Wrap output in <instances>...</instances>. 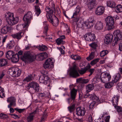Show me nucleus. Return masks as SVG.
Here are the masks:
<instances>
[{
  "instance_id": "f257e3e1",
  "label": "nucleus",
  "mask_w": 122,
  "mask_h": 122,
  "mask_svg": "<svg viewBox=\"0 0 122 122\" xmlns=\"http://www.w3.org/2000/svg\"><path fill=\"white\" fill-rule=\"evenodd\" d=\"M24 54V56L21 57L20 59L24 61H28L30 62H33L36 57L37 58L38 60L42 61L48 57L47 54L45 52L38 54L36 56L29 51L25 52Z\"/></svg>"
},
{
  "instance_id": "f03ea898",
  "label": "nucleus",
  "mask_w": 122,
  "mask_h": 122,
  "mask_svg": "<svg viewBox=\"0 0 122 122\" xmlns=\"http://www.w3.org/2000/svg\"><path fill=\"white\" fill-rule=\"evenodd\" d=\"M45 10L48 13L46 14V16L49 22L51 23L55 26H57L58 24L59 20L54 15L55 18L53 19L52 17L53 11L52 9L49 7H46Z\"/></svg>"
},
{
  "instance_id": "7ed1b4c3",
  "label": "nucleus",
  "mask_w": 122,
  "mask_h": 122,
  "mask_svg": "<svg viewBox=\"0 0 122 122\" xmlns=\"http://www.w3.org/2000/svg\"><path fill=\"white\" fill-rule=\"evenodd\" d=\"M7 23L10 25H14L16 24L19 21L18 17L14 18L13 13L7 12L4 15Z\"/></svg>"
},
{
  "instance_id": "20e7f679",
  "label": "nucleus",
  "mask_w": 122,
  "mask_h": 122,
  "mask_svg": "<svg viewBox=\"0 0 122 122\" xmlns=\"http://www.w3.org/2000/svg\"><path fill=\"white\" fill-rule=\"evenodd\" d=\"M27 88L30 90L31 93H33L38 92L40 89L38 84L37 83L34 82H32L30 83L28 85Z\"/></svg>"
},
{
  "instance_id": "39448f33",
  "label": "nucleus",
  "mask_w": 122,
  "mask_h": 122,
  "mask_svg": "<svg viewBox=\"0 0 122 122\" xmlns=\"http://www.w3.org/2000/svg\"><path fill=\"white\" fill-rule=\"evenodd\" d=\"M106 24L108 30H110L114 27V21L113 18L112 16H109L105 19Z\"/></svg>"
},
{
  "instance_id": "423d86ee",
  "label": "nucleus",
  "mask_w": 122,
  "mask_h": 122,
  "mask_svg": "<svg viewBox=\"0 0 122 122\" xmlns=\"http://www.w3.org/2000/svg\"><path fill=\"white\" fill-rule=\"evenodd\" d=\"M8 73L13 77H17L20 76L21 71L17 68H12L9 70Z\"/></svg>"
},
{
  "instance_id": "0eeeda50",
  "label": "nucleus",
  "mask_w": 122,
  "mask_h": 122,
  "mask_svg": "<svg viewBox=\"0 0 122 122\" xmlns=\"http://www.w3.org/2000/svg\"><path fill=\"white\" fill-rule=\"evenodd\" d=\"M32 15L31 12H28L25 14L23 17V19L25 21V24L23 26V27L25 28L28 26V24L30 23L31 19H32Z\"/></svg>"
},
{
  "instance_id": "6e6552de",
  "label": "nucleus",
  "mask_w": 122,
  "mask_h": 122,
  "mask_svg": "<svg viewBox=\"0 0 122 122\" xmlns=\"http://www.w3.org/2000/svg\"><path fill=\"white\" fill-rule=\"evenodd\" d=\"M114 34L115 36L112 43L113 45L115 46L117 43L118 41L121 40L122 35L121 34L120 31L119 30H116L114 31Z\"/></svg>"
},
{
  "instance_id": "1a4fd4ad",
  "label": "nucleus",
  "mask_w": 122,
  "mask_h": 122,
  "mask_svg": "<svg viewBox=\"0 0 122 122\" xmlns=\"http://www.w3.org/2000/svg\"><path fill=\"white\" fill-rule=\"evenodd\" d=\"M69 75L70 77L75 78L79 76V74L75 65L71 68L69 72Z\"/></svg>"
},
{
  "instance_id": "9d476101",
  "label": "nucleus",
  "mask_w": 122,
  "mask_h": 122,
  "mask_svg": "<svg viewBox=\"0 0 122 122\" xmlns=\"http://www.w3.org/2000/svg\"><path fill=\"white\" fill-rule=\"evenodd\" d=\"M102 81L103 83H105L110 80L111 76L109 73L103 72L101 74Z\"/></svg>"
},
{
  "instance_id": "9b49d317",
  "label": "nucleus",
  "mask_w": 122,
  "mask_h": 122,
  "mask_svg": "<svg viewBox=\"0 0 122 122\" xmlns=\"http://www.w3.org/2000/svg\"><path fill=\"white\" fill-rule=\"evenodd\" d=\"M43 67L45 69L53 67V62L51 58L46 60L43 64Z\"/></svg>"
},
{
  "instance_id": "f8f14e48",
  "label": "nucleus",
  "mask_w": 122,
  "mask_h": 122,
  "mask_svg": "<svg viewBox=\"0 0 122 122\" xmlns=\"http://www.w3.org/2000/svg\"><path fill=\"white\" fill-rule=\"evenodd\" d=\"M85 40L88 41H93L95 39L96 37L94 34L88 33L86 34L84 36Z\"/></svg>"
},
{
  "instance_id": "ddd939ff",
  "label": "nucleus",
  "mask_w": 122,
  "mask_h": 122,
  "mask_svg": "<svg viewBox=\"0 0 122 122\" xmlns=\"http://www.w3.org/2000/svg\"><path fill=\"white\" fill-rule=\"evenodd\" d=\"M76 114L78 116H83L86 112L85 108L84 107H79L76 109Z\"/></svg>"
},
{
  "instance_id": "4468645a",
  "label": "nucleus",
  "mask_w": 122,
  "mask_h": 122,
  "mask_svg": "<svg viewBox=\"0 0 122 122\" xmlns=\"http://www.w3.org/2000/svg\"><path fill=\"white\" fill-rule=\"evenodd\" d=\"M24 33L22 32H20L18 33L12 34L11 36L17 40L18 41L20 40L23 36Z\"/></svg>"
},
{
  "instance_id": "2eb2a0df",
  "label": "nucleus",
  "mask_w": 122,
  "mask_h": 122,
  "mask_svg": "<svg viewBox=\"0 0 122 122\" xmlns=\"http://www.w3.org/2000/svg\"><path fill=\"white\" fill-rule=\"evenodd\" d=\"M16 100L15 98L14 97H11L8 98L7 99L8 102H9L10 104L8 106V107L10 108L12 106H15L16 105Z\"/></svg>"
},
{
  "instance_id": "dca6fc26",
  "label": "nucleus",
  "mask_w": 122,
  "mask_h": 122,
  "mask_svg": "<svg viewBox=\"0 0 122 122\" xmlns=\"http://www.w3.org/2000/svg\"><path fill=\"white\" fill-rule=\"evenodd\" d=\"M77 92V90L74 88L71 90L70 93L71 98H69L67 99L69 103H70V100L71 99L72 100H74L75 99Z\"/></svg>"
},
{
  "instance_id": "f3484780",
  "label": "nucleus",
  "mask_w": 122,
  "mask_h": 122,
  "mask_svg": "<svg viewBox=\"0 0 122 122\" xmlns=\"http://www.w3.org/2000/svg\"><path fill=\"white\" fill-rule=\"evenodd\" d=\"M113 39V36L111 34H108L105 36L104 43L106 44H109L111 43Z\"/></svg>"
},
{
  "instance_id": "a211bd4d",
  "label": "nucleus",
  "mask_w": 122,
  "mask_h": 122,
  "mask_svg": "<svg viewBox=\"0 0 122 122\" xmlns=\"http://www.w3.org/2000/svg\"><path fill=\"white\" fill-rule=\"evenodd\" d=\"M104 8L102 6L98 7L96 9V14L97 15H101L104 13Z\"/></svg>"
},
{
  "instance_id": "6ab92c4d",
  "label": "nucleus",
  "mask_w": 122,
  "mask_h": 122,
  "mask_svg": "<svg viewBox=\"0 0 122 122\" xmlns=\"http://www.w3.org/2000/svg\"><path fill=\"white\" fill-rule=\"evenodd\" d=\"M119 96L118 95L114 96L112 100L113 105L115 107L118 105V102Z\"/></svg>"
},
{
  "instance_id": "aec40b11",
  "label": "nucleus",
  "mask_w": 122,
  "mask_h": 122,
  "mask_svg": "<svg viewBox=\"0 0 122 122\" xmlns=\"http://www.w3.org/2000/svg\"><path fill=\"white\" fill-rule=\"evenodd\" d=\"M90 98L91 99L94 100L95 102H97L99 100V98L94 94H87L85 96L86 97V96Z\"/></svg>"
},
{
  "instance_id": "412c9836",
  "label": "nucleus",
  "mask_w": 122,
  "mask_h": 122,
  "mask_svg": "<svg viewBox=\"0 0 122 122\" xmlns=\"http://www.w3.org/2000/svg\"><path fill=\"white\" fill-rule=\"evenodd\" d=\"M106 2L107 6L112 8L115 7L116 4L114 1L112 0H108Z\"/></svg>"
},
{
  "instance_id": "4be33fe9",
  "label": "nucleus",
  "mask_w": 122,
  "mask_h": 122,
  "mask_svg": "<svg viewBox=\"0 0 122 122\" xmlns=\"http://www.w3.org/2000/svg\"><path fill=\"white\" fill-rule=\"evenodd\" d=\"M95 28L97 30H100L102 28L103 24L102 22L101 21H97L95 24Z\"/></svg>"
},
{
  "instance_id": "5701e85b",
  "label": "nucleus",
  "mask_w": 122,
  "mask_h": 122,
  "mask_svg": "<svg viewBox=\"0 0 122 122\" xmlns=\"http://www.w3.org/2000/svg\"><path fill=\"white\" fill-rule=\"evenodd\" d=\"M94 86L93 84H89L86 86V91L87 93H88L93 90L94 88Z\"/></svg>"
},
{
  "instance_id": "b1692460",
  "label": "nucleus",
  "mask_w": 122,
  "mask_h": 122,
  "mask_svg": "<svg viewBox=\"0 0 122 122\" xmlns=\"http://www.w3.org/2000/svg\"><path fill=\"white\" fill-rule=\"evenodd\" d=\"M43 71H42V73L44 75V84H46L49 83L50 78L47 76L45 75L47 73V72L46 71L43 73Z\"/></svg>"
},
{
  "instance_id": "393cba45",
  "label": "nucleus",
  "mask_w": 122,
  "mask_h": 122,
  "mask_svg": "<svg viewBox=\"0 0 122 122\" xmlns=\"http://www.w3.org/2000/svg\"><path fill=\"white\" fill-rule=\"evenodd\" d=\"M8 64L7 60L4 59H0V67L5 66Z\"/></svg>"
},
{
  "instance_id": "a878e982",
  "label": "nucleus",
  "mask_w": 122,
  "mask_h": 122,
  "mask_svg": "<svg viewBox=\"0 0 122 122\" xmlns=\"http://www.w3.org/2000/svg\"><path fill=\"white\" fill-rule=\"evenodd\" d=\"M14 54V52L13 51H8L6 53V57L9 60L10 59Z\"/></svg>"
},
{
  "instance_id": "bb28decb",
  "label": "nucleus",
  "mask_w": 122,
  "mask_h": 122,
  "mask_svg": "<svg viewBox=\"0 0 122 122\" xmlns=\"http://www.w3.org/2000/svg\"><path fill=\"white\" fill-rule=\"evenodd\" d=\"M114 77V80L112 81L114 83H116L120 79L121 75L120 73H118L115 75Z\"/></svg>"
},
{
  "instance_id": "cd10ccee",
  "label": "nucleus",
  "mask_w": 122,
  "mask_h": 122,
  "mask_svg": "<svg viewBox=\"0 0 122 122\" xmlns=\"http://www.w3.org/2000/svg\"><path fill=\"white\" fill-rule=\"evenodd\" d=\"M38 50L41 51H44L46 50L47 49V47L44 45H39L38 47Z\"/></svg>"
},
{
  "instance_id": "c85d7f7f",
  "label": "nucleus",
  "mask_w": 122,
  "mask_h": 122,
  "mask_svg": "<svg viewBox=\"0 0 122 122\" xmlns=\"http://www.w3.org/2000/svg\"><path fill=\"white\" fill-rule=\"evenodd\" d=\"M19 57L18 56V55L17 54H14L11 59L12 61L13 62H16L19 61Z\"/></svg>"
},
{
  "instance_id": "c756f323",
  "label": "nucleus",
  "mask_w": 122,
  "mask_h": 122,
  "mask_svg": "<svg viewBox=\"0 0 122 122\" xmlns=\"http://www.w3.org/2000/svg\"><path fill=\"white\" fill-rule=\"evenodd\" d=\"M90 67V66L89 65L88 66L87 68L85 67L84 68H81V70H79V72L81 74H83L85 73L86 71Z\"/></svg>"
},
{
  "instance_id": "7c9ffc66",
  "label": "nucleus",
  "mask_w": 122,
  "mask_h": 122,
  "mask_svg": "<svg viewBox=\"0 0 122 122\" xmlns=\"http://www.w3.org/2000/svg\"><path fill=\"white\" fill-rule=\"evenodd\" d=\"M84 23L87 28L88 29H89L92 27L94 25V23L90 22L87 21H86L84 22Z\"/></svg>"
},
{
  "instance_id": "2f4dec72",
  "label": "nucleus",
  "mask_w": 122,
  "mask_h": 122,
  "mask_svg": "<svg viewBox=\"0 0 122 122\" xmlns=\"http://www.w3.org/2000/svg\"><path fill=\"white\" fill-rule=\"evenodd\" d=\"M119 115L122 116V108L120 106H117L114 107Z\"/></svg>"
},
{
  "instance_id": "473e14b6",
  "label": "nucleus",
  "mask_w": 122,
  "mask_h": 122,
  "mask_svg": "<svg viewBox=\"0 0 122 122\" xmlns=\"http://www.w3.org/2000/svg\"><path fill=\"white\" fill-rule=\"evenodd\" d=\"M43 23L44 25V30L43 32V33L45 35L47 36V33L48 30V26L49 25L47 24L46 21H45Z\"/></svg>"
},
{
  "instance_id": "72a5a7b5",
  "label": "nucleus",
  "mask_w": 122,
  "mask_h": 122,
  "mask_svg": "<svg viewBox=\"0 0 122 122\" xmlns=\"http://www.w3.org/2000/svg\"><path fill=\"white\" fill-rule=\"evenodd\" d=\"M34 117V116L30 113L27 117L26 120L28 122H31L32 121Z\"/></svg>"
},
{
  "instance_id": "f704fd0d",
  "label": "nucleus",
  "mask_w": 122,
  "mask_h": 122,
  "mask_svg": "<svg viewBox=\"0 0 122 122\" xmlns=\"http://www.w3.org/2000/svg\"><path fill=\"white\" fill-rule=\"evenodd\" d=\"M35 13L37 16H38L41 13V11L40 8L38 6H35Z\"/></svg>"
},
{
  "instance_id": "c9c22d12",
  "label": "nucleus",
  "mask_w": 122,
  "mask_h": 122,
  "mask_svg": "<svg viewBox=\"0 0 122 122\" xmlns=\"http://www.w3.org/2000/svg\"><path fill=\"white\" fill-rule=\"evenodd\" d=\"M114 83L112 81L111 82L106 83L104 85L105 87L107 88H110L112 86Z\"/></svg>"
},
{
  "instance_id": "e433bc0d",
  "label": "nucleus",
  "mask_w": 122,
  "mask_h": 122,
  "mask_svg": "<svg viewBox=\"0 0 122 122\" xmlns=\"http://www.w3.org/2000/svg\"><path fill=\"white\" fill-rule=\"evenodd\" d=\"M95 57V52H92L90 54L89 56L86 58L88 61H89L93 59Z\"/></svg>"
},
{
  "instance_id": "4c0bfd02",
  "label": "nucleus",
  "mask_w": 122,
  "mask_h": 122,
  "mask_svg": "<svg viewBox=\"0 0 122 122\" xmlns=\"http://www.w3.org/2000/svg\"><path fill=\"white\" fill-rule=\"evenodd\" d=\"M33 77L31 75H29L27 76L24 79L23 81H26L27 82H28L32 80Z\"/></svg>"
},
{
  "instance_id": "58836bf2",
  "label": "nucleus",
  "mask_w": 122,
  "mask_h": 122,
  "mask_svg": "<svg viewBox=\"0 0 122 122\" xmlns=\"http://www.w3.org/2000/svg\"><path fill=\"white\" fill-rule=\"evenodd\" d=\"M116 10L117 13L122 12V6L120 4L117 5L116 7Z\"/></svg>"
},
{
  "instance_id": "ea45409f",
  "label": "nucleus",
  "mask_w": 122,
  "mask_h": 122,
  "mask_svg": "<svg viewBox=\"0 0 122 122\" xmlns=\"http://www.w3.org/2000/svg\"><path fill=\"white\" fill-rule=\"evenodd\" d=\"M71 58L75 60H80L81 58L80 56L76 55H72L71 56Z\"/></svg>"
},
{
  "instance_id": "a19ab883",
  "label": "nucleus",
  "mask_w": 122,
  "mask_h": 122,
  "mask_svg": "<svg viewBox=\"0 0 122 122\" xmlns=\"http://www.w3.org/2000/svg\"><path fill=\"white\" fill-rule=\"evenodd\" d=\"M108 52V51L107 50H103L100 53V56L101 57L104 56L105 55H107Z\"/></svg>"
},
{
  "instance_id": "79ce46f5",
  "label": "nucleus",
  "mask_w": 122,
  "mask_h": 122,
  "mask_svg": "<svg viewBox=\"0 0 122 122\" xmlns=\"http://www.w3.org/2000/svg\"><path fill=\"white\" fill-rule=\"evenodd\" d=\"M96 5L95 2L91 1L90 4L88 5V7L91 9L94 8Z\"/></svg>"
},
{
  "instance_id": "37998d69",
  "label": "nucleus",
  "mask_w": 122,
  "mask_h": 122,
  "mask_svg": "<svg viewBox=\"0 0 122 122\" xmlns=\"http://www.w3.org/2000/svg\"><path fill=\"white\" fill-rule=\"evenodd\" d=\"M56 43L57 45H59L61 44H64V42L62 39L60 38H58L56 39Z\"/></svg>"
},
{
  "instance_id": "c03bdc74",
  "label": "nucleus",
  "mask_w": 122,
  "mask_h": 122,
  "mask_svg": "<svg viewBox=\"0 0 122 122\" xmlns=\"http://www.w3.org/2000/svg\"><path fill=\"white\" fill-rule=\"evenodd\" d=\"M4 93L3 89L0 87V97H4Z\"/></svg>"
},
{
  "instance_id": "a18cd8bd",
  "label": "nucleus",
  "mask_w": 122,
  "mask_h": 122,
  "mask_svg": "<svg viewBox=\"0 0 122 122\" xmlns=\"http://www.w3.org/2000/svg\"><path fill=\"white\" fill-rule=\"evenodd\" d=\"M14 46V44L13 42L10 41L8 43L7 47L9 49H11Z\"/></svg>"
},
{
  "instance_id": "49530a36",
  "label": "nucleus",
  "mask_w": 122,
  "mask_h": 122,
  "mask_svg": "<svg viewBox=\"0 0 122 122\" xmlns=\"http://www.w3.org/2000/svg\"><path fill=\"white\" fill-rule=\"evenodd\" d=\"M99 58H96L94 59L91 62L90 64L91 65L93 66L97 62L99 61Z\"/></svg>"
},
{
  "instance_id": "de8ad7c7",
  "label": "nucleus",
  "mask_w": 122,
  "mask_h": 122,
  "mask_svg": "<svg viewBox=\"0 0 122 122\" xmlns=\"http://www.w3.org/2000/svg\"><path fill=\"white\" fill-rule=\"evenodd\" d=\"M89 46L92 48L95 49H96V47L97 46V44L96 42H93L92 43L90 44Z\"/></svg>"
},
{
  "instance_id": "09e8293b",
  "label": "nucleus",
  "mask_w": 122,
  "mask_h": 122,
  "mask_svg": "<svg viewBox=\"0 0 122 122\" xmlns=\"http://www.w3.org/2000/svg\"><path fill=\"white\" fill-rule=\"evenodd\" d=\"M0 117L1 118L4 119L8 118V116L7 115L2 113L0 114Z\"/></svg>"
},
{
  "instance_id": "8fccbe9b",
  "label": "nucleus",
  "mask_w": 122,
  "mask_h": 122,
  "mask_svg": "<svg viewBox=\"0 0 122 122\" xmlns=\"http://www.w3.org/2000/svg\"><path fill=\"white\" fill-rule=\"evenodd\" d=\"M95 79L96 80V81H102V76H101V75H97L95 77Z\"/></svg>"
},
{
  "instance_id": "3c124183",
  "label": "nucleus",
  "mask_w": 122,
  "mask_h": 122,
  "mask_svg": "<svg viewBox=\"0 0 122 122\" xmlns=\"http://www.w3.org/2000/svg\"><path fill=\"white\" fill-rule=\"evenodd\" d=\"M86 21L94 23L95 22V20L93 17H89L88 19V20H87Z\"/></svg>"
},
{
  "instance_id": "603ef678",
  "label": "nucleus",
  "mask_w": 122,
  "mask_h": 122,
  "mask_svg": "<svg viewBox=\"0 0 122 122\" xmlns=\"http://www.w3.org/2000/svg\"><path fill=\"white\" fill-rule=\"evenodd\" d=\"M12 117L15 119H19L20 118V117H19L17 115L15 114H10Z\"/></svg>"
},
{
  "instance_id": "864d4df0",
  "label": "nucleus",
  "mask_w": 122,
  "mask_h": 122,
  "mask_svg": "<svg viewBox=\"0 0 122 122\" xmlns=\"http://www.w3.org/2000/svg\"><path fill=\"white\" fill-rule=\"evenodd\" d=\"M1 32L2 34H5L7 33V32L6 27H4L1 29Z\"/></svg>"
},
{
  "instance_id": "5fc2aeb1",
  "label": "nucleus",
  "mask_w": 122,
  "mask_h": 122,
  "mask_svg": "<svg viewBox=\"0 0 122 122\" xmlns=\"http://www.w3.org/2000/svg\"><path fill=\"white\" fill-rule=\"evenodd\" d=\"M7 31V32H10L12 30V28L11 26H5Z\"/></svg>"
},
{
  "instance_id": "6e6d98bb",
  "label": "nucleus",
  "mask_w": 122,
  "mask_h": 122,
  "mask_svg": "<svg viewBox=\"0 0 122 122\" xmlns=\"http://www.w3.org/2000/svg\"><path fill=\"white\" fill-rule=\"evenodd\" d=\"M44 75L41 76L39 77V80L40 83H41L44 84Z\"/></svg>"
},
{
  "instance_id": "4d7b16f0",
  "label": "nucleus",
  "mask_w": 122,
  "mask_h": 122,
  "mask_svg": "<svg viewBox=\"0 0 122 122\" xmlns=\"http://www.w3.org/2000/svg\"><path fill=\"white\" fill-rule=\"evenodd\" d=\"M75 107V105H73L69 107H68V108L69 111L70 112H72L74 110Z\"/></svg>"
},
{
  "instance_id": "13d9d810",
  "label": "nucleus",
  "mask_w": 122,
  "mask_h": 122,
  "mask_svg": "<svg viewBox=\"0 0 122 122\" xmlns=\"http://www.w3.org/2000/svg\"><path fill=\"white\" fill-rule=\"evenodd\" d=\"M15 110L17 111L19 113H20L23 112L24 110H25V109L24 108L22 109H18V108H15Z\"/></svg>"
},
{
  "instance_id": "bf43d9fd",
  "label": "nucleus",
  "mask_w": 122,
  "mask_h": 122,
  "mask_svg": "<svg viewBox=\"0 0 122 122\" xmlns=\"http://www.w3.org/2000/svg\"><path fill=\"white\" fill-rule=\"evenodd\" d=\"M110 118V116H107L106 117V118L105 119L103 120L102 121V122H109V119Z\"/></svg>"
},
{
  "instance_id": "052dcab7",
  "label": "nucleus",
  "mask_w": 122,
  "mask_h": 122,
  "mask_svg": "<svg viewBox=\"0 0 122 122\" xmlns=\"http://www.w3.org/2000/svg\"><path fill=\"white\" fill-rule=\"evenodd\" d=\"M89 80L88 79H84L83 78L82 82H81L82 84H86L88 83L89 81Z\"/></svg>"
},
{
  "instance_id": "680f3d73",
  "label": "nucleus",
  "mask_w": 122,
  "mask_h": 122,
  "mask_svg": "<svg viewBox=\"0 0 122 122\" xmlns=\"http://www.w3.org/2000/svg\"><path fill=\"white\" fill-rule=\"evenodd\" d=\"M88 120L89 122H92V116L91 114L89 115L87 117Z\"/></svg>"
},
{
  "instance_id": "e2e57ef3",
  "label": "nucleus",
  "mask_w": 122,
  "mask_h": 122,
  "mask_svg": "<svg viewBox=\"0 0 122 122\" xmlns=\"http://www.w3.org/2000/svg\"><path fill=\"white\" fill-rule=\"evenodd\" d=\"M83 78L82 77H80L77 79L76 80V81L77 83H81Z\"/></svg>"
},
{
  "instance_id": "0e129e2a",
  "label": "nucleus",
  "mask_w": 122,
  "mask_h": 122,
  "mask_svg": "<svg viewBox=\"0 0 122 122\" xmlns=\"http://www.w3.org/2000/svg\"><path fill=\"white\" fill-rule=\"evenodd\" d=\"M95 104V102H92L89 105V108H92L94 107Z\"/></svg>"
},
{
  "instance_id": "69168bd1",
  "label": "nucleus",
  "mask_w": 122,
  "mask_h": 122,
  "mask_svg": "<svg viewBox=\"0 0 122 122\" xmlns=\"http://www.w3.org/2000/svg\"><path fill=\"white\" fill-rule=\"evenodd\" d=\"M119 49L120 51H122V42L120 43L119 44Z\"/></svg>"
},
{
  "instance_id": "338daca9",
  "label": "nucleus",
  "mask_w": 122,
  "mask_h": 122,
  "mask_svg": "<svg viewBox=\"0 0 122 122\" xmlns=\"http://www.w3.org/2000/svg\"><path fill=\"white\" fill-rule=\"evenodd\" d=\"M23 54V51H18L17 54H17L18 55V56L19 57V56Z\"/></svg>"
},
{
  "instance_id": "774afa93",
  "label": "nucleus",
  "mask_w": 122,
  "mask_h": 122,
  "mask_svg": "<svg viewBox=\"0 0 122 122\" xmlns=\"http://www.w3.org/2000/svg\"><path fill=\"white\" fill-rule=\"evenodd\" d=\"M24 11V10L21 8H19V9L18 10V13L20 14L22 13Z\"/></svg>"
}]
</instances>
